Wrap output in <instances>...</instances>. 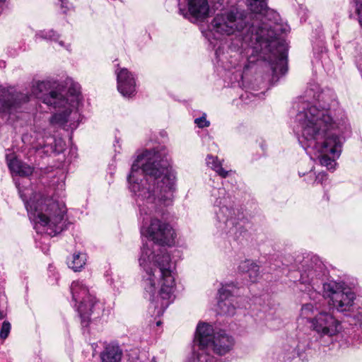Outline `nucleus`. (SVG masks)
<instances>
[{"mask_svg":"<svg viewBox=\"0 0 362 362\" xmlns=\"http://www.w3.org/2000/svg\"><path fill=\"white\" fill-rule=\"evenodd\" d=\"M131 190L143 202L140 209L147 214L173 204L175 192V176L169 169L167 159L155 151L138 156L128 177Z\"/></svg>","mask_w":362,"mask_h":362,"instance_id":"f257e3e1","label":"nucleus"},{"mask_svg":"<svg viewBox=\"0 0 362 362\" xmlns=\"http://www.w3.org/2000/svg\"><path fill=\"white\" fill-rule=\"evenodd\" d=\"M303 137L308 146L315 150L320 164L328 169L335 165L334 158L341 153V141L339 136L329 132L332 118L328 109H319L312 105L297 115Z\"/></svg>","mask_w":362,"mask_h":362,"instance_id":"f03ea898","label":"nucleus"},{"mask_svg":"<svg viewBox=\"0 0 362 362\" xmlns=\"http://www.w3.org/2000/svg\"><path fill=\"white\" fill-rule=\"evenodd\" d=\"M148 243L144 245L139 259L140 265L146 272L144 287L151 297L158 294L163 300L162 306L166 308L171 301L175 286L171 258L164 252L154 255Z\"/></svg>","mask_w":362,"mask_h":362,"instance_id":"7ed1b4c3","label":"nucleus"},{"mask_svg":"<svg viewBox=\"0 0 362 362\" xmlns=\"http://www.w3.org/2000/svg\"><path fill=\"white\" fill-rule=\"evenodd\" d=\"M19 193L28 212L36 218L37 224L45 228V233L50 236H54L63 230L66 212L64 204L41 193H35L30 200H26L25 194L21 190Z\"/></svg>","mask_w":362,"mask_h":362,"instance_id":"20e7f679","label":"nucleus"},{"mask_svg":"<svg viewBox=\"0 0 362 362\" xmlns=\"http://www.w3.org/2000/svg\"><path fill=\"white\" fill-rule=\"evenodd\" d=\"M73 300L78 303V312L83 326H88L90 316L98 317L104 310V305L92 294L82 281H74L71 285Z\"/></svg>","mask_w":362,"mask_h":362,"instance_id":"39448f33","label":"nucleus"},{"mask_svg":"<svg viewBox=\"0 0 362 362\" xmlns=\"http://www.w3.org/2000/svg\"><path fill=\"white\" fill-rule=\"evenodd\" d=\"M252 38L258 42L261 46L264 45V49H268L271 53L274 60L276 62V65L272 66L274 73L277 71L278 65L284 66L286 62V52L283 43L276 40V35L271 26L263 24L262 26L255 29V34L252 35ZM283 72V67L281 68Z\"/></svg>","mask_w":362,"mask_h":362,"instance_id":"423d86ee","label":"nucleus"},{"mask_svg":"<svg viewBox=\"0 0 362 362\" xmlns=\"http://www.w3.org/2000/svg\"><path fill=\"white\" fill-rule=\"evenodd\" d=\"M213 30L221 35H230L240 32L246 26L243 13L238 11L217 14L211 22Z\"/></svg>","mask_w":362,"mask_h":362,"instance_id":"0eeeda50","label":"nucleus"},{"mask_svg":"<svg viewBox=\"0 0 362 362\" xmlns=\"http://www.w3.org/2000/svg\"><path fill=\"white\" fill-rule=\"evenodd\" d=\"M141 233L154 243L159 245H171L174 241L175 233L167 223L158 218H153L148 226H142Z\"/></svg>","mask_w":362,"mask_h":362,"instance_id":"6e6552de","label":"nucleus"},{"mask_svg":"<svg viewBox=\"0 0 362 362\" xmlns=\"http://www.w3.org/2000/svg\"><path fill=\"white\" fill-rule=\"evenodd\" d=\"M325 295L329 298V303L339 312H344L352 305L355 295L349 290L342 288L341 285L336 282H329L323 285Z\"/></svg>","mask_w":362,"mask_h":362,"instance_id":"1a4fd4ad","label":"nucleus"},{"mask_svg":"<svg viewBox=\"0 0 362 362\" xmlns=\"http://www.w3.org/2000/svg\"><path fill=\"white\" fill-rule=\"evenodd\" d=\"M311 327L320 337H333L339 332L340 322L332 315L320 312L310 320Z\"/></svg>","mask_w":362,"mask_h":362,"instance_id":"9d476101","label":"nucleus"},{"mask_svg":"<svg viewBox=\"0 0 362 362\" xmlns=\"http://www.w3.org/2000/svg\"><path fill=\"white\" fill-rule=\"evenodd\" d=\"M209 327V347L218 355H224L230 351L233 346L234 340L223 330L214 332L211 325L207 323H199L197 327Z\"/></svg>","mask_w":362,"mask_h":362,"instance_id":"9b49d317","label":"nucleus"},{"mask_svg":"<svg viewBox=\"0 0 362 362\" xmlns=\"http://www.w3.org/2000/svg\"><path fill=\"white\" fill-rule=\"evenodd\" d=\"M29 100V96L23 93L0 90V115H11L20 106Z\"/></svg>","mask_w":362,"mask_h":362,"instance_id":"f8f14e48","label":"nucleus"},{"mask_svg":"<svg viewBox=\"0 0 362 362\" xmlns=\"http://www.w3.org/2000/svg\"><path fill=\"white\" fill-rule=\"evenodd\" d=\"M49 88V83L45 81H38L33 86L32 93L36 98H42L43 103L54 108L66 107L67 100L57 91H51L48 94L45 92Z\"/></svg>","mask_w":362,"mask_h":362,"instance_id":"ddd939ff","label":"nucleus"},{"mask_svg":"<svg viewBox=\"0 0 362 362\" xmlns=\"http://www.w3.org/2000/svg\"><path fill=\"white\" fill-rule=\"evenodd\" d=\"M211 332L209 327H197L195 342L199 344V350L194 362H217L216 359L210 354L211 349L209 347V334Z\"/></svg>","mask_w":362,"mask_h":362,"instance_id":"4468645a","label":"nucleus"},{"mask_svg":"<svg viewBox=\"0 0 362 362\" xmlns=\"http://www.w3.org/2000/svg\"><path fill=\"white\" fill-rule=\"evenodd\" d=\"M117 89L119 92L125 97H130L136 92V81L132 74L127 69H121L116 71Z\"/></svg>","mask_w":362,"mask_h":362,"instance_id":"2eb2a0df","label":"nucleus"},{"mask_svg":"<svg viewBox=\"0 0 362 362\" xmlns=\"http://www.w3.org/2000/svg\"><path fill=\"white\" fill-rule=\"evenodd\" d=\"M79 117L80 115L76 110L66 108L63 112L54 114L52 117L50 122L53 124L74 129L78 125Z\"/></svg>","mask_w":362,"mask_h":362,"instance_id":"dca6fc26","label":"nucleus"},{"mask_svg":"<svg viewBox=\"0 0 362 362\" xmlns=\"http://www.w3.org/2000/svg\"><path fill=\"white\" fill-rule=\"evenodd\" d=\"M189 14L197 20L204 19L209 15V6L207 0H188Z\"/></svg>","mask_w":362,"mask_h":362,"instance_id":"f3484780","label":"nucleus"},{"mask_svg":"<svg viewBox=\"0 0 362 362\" xmlns=\"http://www.w3.org/2000/svg\"><path fill=\"white\" fill-rule=\"evenodd\" d=\"M228 287H230V286H223L219 289L218 306L221 314L233 315L235 313V308L228 299L231 291L228 289Z\"/></svg>","mask_w":362,"mask_h":362,"instance_id":"a211bd4d","label":"nucleus"},{"mask_svg":"<svg viewBox=\"0 0 362 362\" xmlns=\"http://www.w3.org/2000/svg\"><path fill=\"white\" fill-rule=\"evenodd\" d=\"M7 163L11 173L22 177H28L33 174V168L27 163H23L16 158L9 159L6 156Z\"/></svg>","mask_w":362,"mask_h":362,"instance_id":"6ab92c4d","label":"nucleus"},{"mask_svg":"<svg viewBox=\"0 0 362 362\" xmlns=\"http://www.w3.org/2000/svg\"><path fill=\"white\" fill-rule=\"evenodd\" d=\"M122 350L117 344L107 345L100 354L101 362H120Z\"/></svg>","mask_w":362,"mask_h":362,"instance_id":"aec40b11","label":"nucleus"},{"mask_svg":"<svg viewBox=\"0 0 362 362\" xmlns=\"http://www.w3.org/2000/svg\"><path fill=\"white\" fill-rule=\"evenodd\" d=\"M86 255L83 253L74 254L70 259L67 260L69 267L74 272L80 271L86 264Z\"/></svg>","mask_w":362,"mask_h":362,"instance_id":"412c9836","label":"nucleus"},{"mask_svg":"<svg viewBox=\"0 0 362 362\" xmlns=\"http://www.w3.org/2000/svg\"><path fill=\"white\" fill-rule=\"evenodd\" d=\"M267 0H246L248 8L255 13H263L267 9Z\"/></svg>","mask_w":362,"mask_h":362,"instance_id":"4be33fe9","label":"nucleus"},{"mask_svg":"<svg viewBox=\"0 0 362 362\" xmlns=\"http://www.w3.org/2000/svg\"><path fill=\"white\" fill-rule=\"evenodd\" d=\"M206 163L209 167H211L214 170H215L221 177H226L228 175L229 171L225 170L222 168L221 163L218 161L216 157L208 156L206 158Z\"/></svg>","mask_w":362,"mask_h":362,"instance_id":"5701e85b","label":"nucleus"},{"mask_svg":"<svg viewBox=\"0 0 362 362\" xmlns=\"http://www.w3.org/2000/svg\"><path fill=\"white\" fill-rule=\"evenodd\" d=\"M315 310H317V308H315L313 304H305L301 308L300 317L308 319L310 322V320L313 318L312 316L315 314Z\"/></svg>","mask_w":362,"mask_h":362,"instance_id":"b1692460","label":"nucleus"},{"mask_svg":"<svg viewBox=\"0 0 362 362\" xmlns=\"http://www.w3.org/2000/svg\"><path fill=\"white\" fill-rule=\"evenodd\" d=\"M247 273H248L250 281L252 282H255L259 275L258 265L253 262V264L250 267V269H248V270H247Z\"/></svg>","mask_w":362,"mask_h":362,"instance_id":"393cba45","label":"nucleus"},{"mask_svg":"<svg viewBox=\"0 0 362 362\" xmlns=\"http://www.w3.org/2000/svg\"><path fill=\"white\" fill-rule=\"evenodd\" d=\"M129 362H148V358L145 352H141L138 355L131 354Z\"/></svg>","mask_w":362,"mask_h":362,"instance_id":"a878e982","label":"nucleus"},{"mask_svg":"<svg viewBox=\"0 0 362 362\" xmlns=\"http://www.w3.org/2000/svg\"><path fill=\"white\" fill-rule=\"evenodd\" d=\"M11 330V325L8 322H4L1 331H0V338L2 339H5L8 336Z\"/></svg>","mask_w":362,"mask_h":362,"instance_id":"bb28decb","label":"nucleus"},{"mask_svg":"<svg viewBox=\"0 0 362 362\" xmlns=\"http://www.w3.org/2000/svg\"><path fill=\"white\" fill-rule=\"evenodd\" d=\"M356 5V11L358 15V22L362 27V0H354Z\"/></svg>","mask_w":362,"mask_h":362,"instance_id":"cd10ccee","label":"nucleus"},{"mask_svg":"<svg viewBox=\"0 0 362 362\" xmlns=\"http://www.w3.org/2000/svg\"><path fill=\"white\" fill-rule=\"evenodd\" d=\"M80 89V86L78 83H72L69 88L68 92L71 95L78 98L81 93Z\"/></svg>","mask_w":362,"mask_h":362,"instance_id":"c85d7f7f","label":"nucleus"},{"mask_svg":"<svg viewBox=\"0 0 362 362\" xmlns=\"http://www.w3.org/2000/svg\"><path fill=\"white\" fill-rule=\"evenodd\" d=\"M194 122L199 128L206 127H209L210 124V122L208 120H206L205 115L199 118H197L194 120Z\"/></svg>","mask_w":362,"mask_h":362,"instance_id":"c756f323","label":"nucleus"},{"mask_svg":"<svg viewBox=\"0 0 362 362\" xmlns=\"http://www.w3.org/2000/svg\"><path fill=\"white\" fill-rule=\"evenodd\" d=\"M252 264L253 262L252 261L245 260L240 264L239 270L241 271L242 272H247V270H248V269H250V267L252 266Z\"/></svg>","mask_w":362,"mask_h":362,"instance_id":"7c9ffc66","label":"nucleus"},{"mask_svg":"<svg viewBox=\"0 0 362 362\" xmlns=\"http://www.w3.org/2000/svg\"><path fill=\"white\" fill-rule=\"evenodd\" d=\"M327 180V174L325 173H319L315 177V182L317 183H322Z\"/></svg>","mask_w":362,"mask_h":362,"instance_id":"2f4dec72","label":"nucleus"},{"mask_svg":"<svg viewBox=\"0 0 362 362\" xmlns=\"http://www.w3.org/2000/svg\"><path fill=\"white\" fill-rule=\"evenodd\" d=\"M46 38H49L53 40H56L58 39V35L53 30L49 31V33L45 35Z\"/></svg>","mask_w":362,"mask_h":362,"instance_id":"473e14b6","label":"nucleus"},{"mask_svg":"<svg viewBox=\"0 0 362 362\" xmlns=\"http://www.w3.org/2000/svg\"><path fill=\"white\" fill-rule=\"evenodd\" d=\"M312 93H313V89L307 90L306 96L308 98L313 97V98H315L316 100H319L320 95H318L317 96H316L315 94H312Z\"/></svg>","mask_w":362,"mask_h":362,"instance_id":"72a5a7b5","label":"nucleus"},{"mask_svg":"<svg viewBox=\"0 0 362 362\" xmlns=\"http://www.w3.org/2000/svg\"><path fill=\"white\" fill-rule=\"evenodd\" d=\"M60 2H61V5H62V8H68V6L66 5V0H59Z\"/></svg>","mask_w":362,"mask_h":362,"instance_id":"f704fd0d","label":"nucleus"},{"mask_svg":"<svg viewBox=\"0 0 362 362\" xmlns=\"http://www.w3.org/2000/svg\"><path fill=\"white\" fill-rule=\"evenodd\" d=\"M59 45H60L61 46H63V45H63V42H62V41H60V42H59Z\"/></svg>","mask_w":362,"mask_h":362,"instance_id":"c9c22d12","label":"nucleus"},{"mask_svg":"<svg viewBox=\"0 0 362 362\" xmlns=\"http://www.w3.org/2000/svg\"><path fill=\"white\" fill-rule=\"evenodd\" d=\"M160 325V322H158L157 325Z\"/></svg>","mask_w":362,"mask_h":362,"instance_id":"e433bc0d","label":"nucleus"},{"mask_svg":"<svg viewBox=\"0 0 362 362\" xmlns=\"http://www.w3.org/2000/svg\"><path fill=\"white\" fill-rule=\"evenodd\" d=\"M254 30H255V28H254V27H252V32H254Z\"/></svg>","mask_w":362,"mask_h":362,"instance_id":"4c0bfd02","label":"nucleus"},{"mask_svg":"<svg viewBox=\"0 0 362 362\" xmlns=\"http://www.w3.org/2000/svg\"><path fill=\"white\" fill-rule=\"evenodd\" d=\"M269 59H270L271 61H272V60H273V59L272 58V57H269Z\"/></svg>","mask_w":362,"mask_h":362,"instance_id":"58836bf2","label":"nucleus"},{"mask_svg":"<svg viewBox=\"0 0 362 362\" xmlns=\"http://www.w3.org/2000/svg\"><path fill=\"white\" fill-rule=\"evenodd\" d=\"M6 0H0V1H5Z\"/></svg>","mask_w":362,"mask_h":362,"instance_id":"ea45409f","label":"nucleus"}]
</instances>
